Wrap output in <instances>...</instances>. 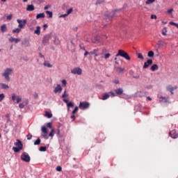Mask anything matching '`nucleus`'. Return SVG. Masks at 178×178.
Here are the masks:
<instances>
[{"label": "nucleus", "instance_id": "obj_1", "mask_svg": "<svg viewBox=\"0 0 178 178\" xmlns=\"http://www.w3.org/2000/svg\"><path fill=\"white\" fill-rule=\"evenodd\" d=\"M10 74H13V69L6 68L4 70V72L1 74V76L4 77L6 81H10Z\"/></svg>", "mask_w": 178, "mask_h": 178}, {"label": "nucleus", "instance_id": "obj_2", "mask_svg": "<svg viewBox=\"0 0 178 178\" xmlns=\"http://www.w3.org/2000/svg\"><path fill=\"white\" fill-rule=\"evenodd\" d=\"M14 144L15 145V147H13L14 152H20V151L23 149V144L20 140L17 139V142H15Z\"/></svg>", "mask_w": 178, "mask_h": 178}, {"label": "nucleus", "instance_id": "obj_3", "mask_svg": "<svg viewBox=\"0 0 178 178\" xmlns=\"http://www.w3.org/2000/svg\"><path fill=\"white\" fill-rule=\"evenodd\" d=\"M115 56H121L122 58H124V59H126L127 60H130L131 58L130 56H129V54L127 52L124 51L123 49L118 50V54L115 55Z\"/></svg>", "mask_w": 178, "mask_h": 178}, {"label": "nucleus", "instance_id": "obj_4", "mask_svg": "<svg viewBox=\"0 0 178 178\" xmlns=\"http://www.w3.org/2000/svg\"><path fill=\"white\" fill-rule=\"evenodd\" d=\"M89 55H94V59L96 62H99V59L97 58V56H99L101 53L99 52V49H95L89 52Z\"/></svg>", "mask_w": 178, "mask_h": 178}, {"label": "nucleus", "instance_id": "obj_5", "mask_svg": "<svg viewBox=\"0 0 178 178\" xmlns=\"http://www.w3.org/2000/svg\"><path fill=\"white\" fill-rule=\"evenodd\" d=\"M21 159L24 162L29 163L30 161H31V158H30V155H29V153L27 152H23L21 155Z\"/></svg>", "mask_w": 178, "mask_h": 178}, {"label": "nucleus", "instance_id": "obj_6", "mask_svg": "<svg viewBox=\"0 0 178 178\" xmlns=\"http://www.w3.org/2000/svg\"><path fill=\"white\" fill-rule=\"evenodd\" d=\"M79 108L83 109V111H86V109L90 108V103L87 102H80Z\"/></svg>", "mask_w": 178, "mask_h": 178}, {"label": "nucleus", "instance_id": "obj_7", "mask_svg": "<svg viewBox=\"0 0 178 178\" xmlns=\"http://www.w3.org/2000/svg\"><path fill=\"white\" fill-rule=\"evenodd\" d=\"M42 134H41V138H45V140H48V129L46 127H42L41 129Z\"/></svg>", "mask_w": 178, "mask_h": 178}, {"label": "nucleus", "instance_id": "obj_8", "mask_svg": "<svg viewBox=\"0 0 178 178\" xmlns=\"http://www.w3.org/2000/svg\"><path fill=\"white\" fill-rule=\"evenodd\" d=\"M17 22L18 23V27L19 29H24L26 24H27V20L26 19H17Z\"/></svg>", "mask_w": 178, "mask_h": 178}, {"label": "nucleus", "instance_id": "obj_9", "mask_svg": "<svg viewBox=\"0 0 178 178\" xmlns=\"http://www.w3.org/2000/svg\"><path fill=\"white\" fill-rule=\"evenodd\" d=\"M71 73H72V74H78L80 76V74L83 73V70H81V68L76 67L71 70Z\"/></svg>", "mask_w": 178, "mask_h": 178}, {"label": "nucleus", "instance_id": "obj_10", "mask_svg": "<svg viewBox=\"0 0 178 178\" xmlns=\"http://www.w3.org/2000/svg\"><path fill=\"white\" fill-rule=\"evenodd\" d=\"M49 40H51V35H44L42 39V44L44 45H47V44H49Z\"/></svg>", "mask_w": 178, "mask_h": 178}, {"label": "nucleus", "instance_id": "obj_11", "mask_svg": "<svg viewBox=\"0 0 178 178\" xmlns=\"http://www.w3.org/2000/svg\"><path fill=\"white\" fill-rule=\"evenodd\" d=\"M62 90L63 88L60 84H57L56 87L54 90V94H60V92H62Z\"/></svg>", "mask_w": 178, "mask_h": 178}, {"label": "nucleus", "instance_id": "obj_12", "mask_svg": "<svg viewBox=\"0 0 178 178\" xmlns=\"http://www.w3.org/2000/svg\"><path fill=\"white\" fill-rule=\"evenodd\" d=\"M63 102H65V104H67L68 111L69 109H70V107L73 108V106H74V104H73V102H69V100L67 99H63Z\"/></svg>", "mask_w": 178, "mask_h": 178}, {"label": "nucleus", "instance_id": "obj_13", "mask_svg": "<svg viewBox=\"0 0 178 178\" xmlns=\"http://www.w3.org/2000/svg\"><path fill=\"white\" fill-rule=\"evenodd\" d=\"M152 62L153 61L152 59L147 60V62H145L143 65V69H148V67L152 65Z\"/></svg>", "mask_w": 178, "mask_h": 178}, {"label": "nucleus", "instance_id": "obj_14", "mask_svg": "<svg viewBox=\"0 0 178 178\" xmlns=\"http://www.w3.org/2000/svg\"><path fill=\"white\" fill-rule=\"evenodd\" d=\"M170 136L172 138H177L178 134L176 132V130H172L170 132Z\"/></svg>", "mask_w": 178, "mask_h": 178}, {"label": "nucleus", "instance_id": "obj_15", "mask_svg": "<svg viewBox=\"0 0 178 178\" xmlns=\"http://www.w3.org/2000/svg\"><path fill=\"white\" fill-rule=\"evenodd\" d=\"M114 91L117 95H122V94H123V88H117Z\"/></svg>", "mask_w": 178, "mask_h": 178}, {"label": "nucleus", "instance_id": "obj_16", "mask_svg": "<svg viewBox=\"0 0 178 178\" xmlns=\"http://www.w3.org/2000/svg\"><path fill=\"white\" fill-rule=\"evenodd\" d=\"M109 97H110L109 93L105 92L102 95V97L101 98V99H102V101H106V99H108Z\"/></svg>", "mask_w": 178, "mask_h": 178}, {"label": "nucleus", "instance_id": "obj_17", "mask_svg": "<svg viewBox=\"0 0 178 178\" xmlns=\"http://www.w3.org/2000/svg\"><path fill=\"white\" fill-rule=\"evenodd\" d=\"M8 41L10 42H13V41L15 42V44H17V42H20V39L19 38H14L13 37H11L9 38Z\"/></svg>", "mask_w": 178, "mask_h": 178}, {"label": "nucleus", "instance_id": "obj_18", "mask_svg": "<svg viewBox=\"0 0 178 178\" xmlns=\"http://www.w3.org/2000/svg\"><path fill=\"white\" fill-rule=\"evenodd\" d=\"M34 34H36L37 35L41 34V27L40 26H36V30H35Z\"/></svg>", "mask_w": 178, "mask_h": 178}, {"label": "nucleus", "instance_id": "obj_19", "mask_svg": "<svg viewBox=\"0 0 178 178\" xmlns=\"http://www.w3.org/2000/svg\"><path fill=\"white\" fill-rule=\"evenodd\" d=\"M136 97H145V92H144V91L137 92Z\"/></svg>", "mask_w": 178, "mask_h": 178}, {"label": "nucleus", "instance_id": "obj_20", "mask_svg": "<svg viewBox=\"0 0 178 178\" xmlns=\"http://www.w3.org/2000/svg\"><path fill=\"white\" fill-rule=\"evenodd\" d=\"M34 9H35V8L33 4L27 6L26 10L28 12H33V10H34Z\"/></svg>", "mask_w": 178, "mask_h": 178}, {"label": "nucleus", "instance_id": "obj_21", "mask_svg": "<svg viewBox=\"0 0 178 178\" xmlns=\"http://www.w3.org/2000/svg\"><path fill=\"white\" fill-rule=\"evenodd\" d=\"M151 70L152 72H155V70H158V69H159V67H158V65L154 64L151 67Z\"/></svg>", "mask_w": 178, "mask_h": 178}, {"label": "nucleus", "instance_id": "obj_22", "mask_svg": "<svg viewBox=\"0 0 178 178\" xmlns=\"http://www.w3.org/2000/svg\"><path fill=\"white\" fill-rule=\"evenodd\" d=\"M44 17H45V14H44V13L38 14L36 15V19H44Z\"/></svg>", "mask_w": 178, "mask_h": 178}, {"label": "nucleus", "instance_id": "obj_23", "mask_svg": "<svg viewBox=\"0 0 178 178\" xmlns=\"http://www.w3.org/2000/svg\"><path fill=\"white\" fill-rule=\"evenodd\" d=\"M22 29L20 28H15V29L13 30V33L14 34H19V33H20Z\"/></svg>", "mask_w": 178, "mask_h": 178}, {"label": "nucleus", "instance_id": "obj_24", "mask_svg": "<svg viewBox=\"0 0 178 178\" xmlns=\"http://www.w3.org/2000/svg\"><path fill=\"white\" fill-rule=\"evenodd\" d=\"M44 116L46 118H48V119H51V118H52V113L48 112V111H46L45 112V114H44Z\"/></svg>", "mask_w": 178, "mask_h": 178}, {"label": "nucleus", "instance_id": "obj_25", "mask_svg": "<svg viewBox=\"0 0 178 178\" xmlns=\"http://www.w3.org/2000/svg\"><path fill=\"white\" fill-rule=\"evenodd\" d=\"M1 33H5V31H6V24L1 25Z\"/></svg>", "mask_w": 178, "mask_h": 178}, {"label": "nucleus", "instance_id": "obj_26", "mask_svg": "<svg viewBox=\"0 0 178 178\" xmlns=\"http://www.w3.org/2000/svg\"><path fill=\"white\" fill-rule=\"evenodd\" d=\"M1 86L2 90H8V89H9V86H8V85H6L5 83H1Z\"/></svg>", "mask_w": 178, "mask_h": 178}, {"label": "nucleus", "instance_id": "obj_27", "mask_svg": "<svg viewBox=\"0 0 178 178\" xmlns=\"http://www.w3.org/2000/svg\"><path fill=\"white\" fill-rule=\"evenodd\" d=\"M168 98L162 96L160 97V102H168Z\"/></svg>", "mask_w": 178, "mask_h": 178}, {"label": "nucleus", "instance_id": "obj_28", "mask_svg": "<svg viewBox=\"0 0 178 178\" xmlns=\"http://www.w3.org/2000/svg\"><path fill=\"white\" fill-rule=\"evenodd\" d=\"M41 144V139L38 138L36 140L34 141V145H40Z\"/></svg>", "mask_w": 178, "mask_h": 178}, {"label": "nucleus", "instance_id": "obj_29", "mask_svg": "<svg viewBox=\"0 0 178 178\" xmlns=\"http://www.w3.org/2000/svg\"><path fill=\"white\" fill-rule=\"evenodd\" d=\"M116 72H117L118 73H122V72H124V68L117 67V68H116Z\"/></svg>", "mask_w": 178, "mask_h": 178}, {"label": "nucleus", "instance_id": "obj_30", "mask_svg": "<svg viewBox=\"0 0 178 178\" xmlns=\"http://www.w3.org/2000/svg\"><path fill=\"white\" fill-rule=\"evenodd\" d=\"M67 97H69V94H67L65 90L63 92V94L62 95V98L66 99L65 98H67Z\"/></svg>", "mask_w": 178, "mask_h": 178}, {"label": "nucleus", "instance_id": "obj_31", "mask_svg": "<svg viewBox=\"0 0 178 178\" xmlns=\"http://www.w3.org/2000/svg\"><path fill=\"white\" fill-rule=\"evenodd\" d=\"M44 66H46V67H52V65H51L49 63L44 61L43 63Z\"/></svg>", "mask_w": 178, "mask_h": 178}, {"label": "nucleus", "instance_id": "obj_32", "mask_svg": "<svg viewBox=\"0 0 178 178\" xmlns=\"http://www.w3.org/2000/svg\"><path fill=\"white\" fill-rule=\"evenodd\" d=\"M166 33H168V29L166 27L163 28L162 29V31H161V33L163 35H166Z\"/></svg>", "mask_w": 178, "mask_h": 178}, {"label": "nucleus", "instance_id": "obj_33", "mask_svg": "<svg viewBox=\"0 0 178 178\" xmlns=\"http://www.w3.org/2000/svg\"><path fill=\"white\" fill-rule=\"evenodd\" d=\"M54 133H55V129H51V132L49 134V136L51 137V138H53L54 136H55V134Z\"/></svg>", "mask_w": 178, "mask_h": 178}, {"label": "nucleus", "instance_id": "obj_34", "mask_svg": "<svg viewBox=\"0 0 178 178\" xmlns=\"http://www.w3.org/2000/svg\"><path fill=\"white\" fill-rule=\"evenodd\" d=\"M154 51H149L148 52V54H147V56H149V58H152V57H154Z\"/></svg>", "mask_w": 178, "mask_h": 178}, {"label": "nucleus", "instance_id": "obj_35", "mask_svg": "<svg viewBox=\"0 0 178 178\" xmlns=\"http://www.w3.org/2000/svg\"><path fill=\"white\" fill-rule=\"evenodd\" d=\"M154 1H155V0H147L145 1V4L146 5H151V3H154Z\"/></svg>", "mask_w": 178, "mask_h": 178}, {"label": "nucleus", "instance_id": "obj_36", "mask_svg": "<svg viewBox=\"0 0 178 178\" xmlns=\"http://www.w3.org/2000/svg\"><path fill=\"white\" fill-rule=\"evenodd\" d=\"M39 151H40V152H45V151H47V147H40Z\"/></svg>", "mask_w": 178, "mask_h": 178}, {"label": "nucleus", "instance_id": "obj_37", "mask_svg": "<svg viewBox=\"0 0 178 178\" xmlns=\"http://www.w3.org/2000/svg\"><path fill=\"white\" fill-rule=\"evenodd\" d=\"M46 13H47V15H48V17H49V18H51L52 16H53V15H54V14L52 13V12L48 11V10L46 11Z\"/></svg>", "mask_w": 178, "mask_h": 178}, {"label": "nucleus", "instance_id": "obj_38", "mask_svg": "<svg viewBox=\"0 0 178 178\" xmlns=\"http://www.w3.org/2000/svg\"><path fill=\"white\" fill-rule=\"evenodd\" d=\"M138 59H141L142 60H144V56H143V54H141V53L138 54Z\"/></svg>", "mask_w": 178, "mask_h": 178}, {"label": "nucleus", "instance_id": "obj_39", "mask_svg": "<svg viewBox=\"0 0 178 178\" xmlns=\"http://www.w3.org/2000/svg\"><path fill=\"white\" fill-rule=\"evenodd\" d=\"M167 90H168V91H170V92H172V91H174V90H173V86H168L167 87Z\"/></svg>", "mask_w": 178, "mask_h": 178}, {"label": "nucleus", "instance_id": "obj_40", "mask_svg": "<svg viewBox=\"0 0 178 178\" xmlns=\"http://www.w3.org/2000/svg\"><path fill=\"white\" fill-rule=\"evenodd\" d=\"M4 99L5 95L3 93L0 94V102H1V101H3Z\"/></svg>", "mask_w": 178, "mask_h": 178}, {"label": "nucleus", "instance_id": "obj_41", "mask_svg": "<svg viewBox=\"0 0 178 178\" xmlns=\"http://www.w3.org/2000/svg\"><path fill=\"white\" fill-rule=\"evenodd\" d=\"M110 97H116V94L115 92H113V91H111L108 92Z\"/></svg>", "mask_w": 178, "mask_h": 178}, {"label": "nucleus", "instance_id": "obj_42", "mask_svg": "<svg viewBox=\"0 0 178 178\" xmlns=\"http://www.w3.org/2000/svg\"><path fill=\"white\" fill-rule=\"evenodd\" d=\"M17 104H19V102H22V97H20V96H17Z\"/></svg>", "mask_w": 178, "mask_h": 178}, {"label": "nucleus", "instance_id": "obj_43", "mask_svg": "<svg viewBox=\"0 0 178 178\" xmlns=\"http://www.w3.org/2000/svg\"><path fill=\"white\" fill-rule=\"evenodd\" d=\"M110 57H111V54L106 53V54H104L105 59H109Z\"/></svg>", "mask_w": 178, "mask_h": 178}, {"label": "nucleus", "instance_id": "obj_44", "mask_svg": "<svg viewBox=\"0 0 178 178\" xmlns=\"http://www.w3.org/2000/svg\"><path fill=\"white\" fill-rule=\"evenodd\" d=\"M61 83L64 87H66V85L67 84V81H66V79H63L61 81Z\"/></svg>", "mask_w": 178, "mask_h": 178}, {"label": "nucleus", "instance_id": "obj_45", "mask_svg": "<svg viewBox=\"0 0 178 178\" xmlns=\"http://www.w3.org/2000/svg\"><path fill=\"white\" fill-rule=\"evenodd\" d=\"M17 98V95H16L15 94L12 95V100L13 101H16Z\"/></svg>", "mask_w": 178, "mask_h": 178}, {"label": "nucleus", "instance_id": "obj_46", "mask_svg": "<svg viewBox=\"0 0 178 178\" xmlns=\"http://www.w3.org/2000/svg\"><path fill=\"white\" fill-rule=\"evenodd\" d=\"M24 106H26V104L24 103H21V104H19V107L21 109H23V108H24Z\"/></svg>", "mask_w": 178, "mask_h": 178}, {"label": "nucleus", "instance_id": "obj_47", "mask_svg": "<svg viewBox=\"0 0 178 178\" xmlns=\"http://www.w3.org/2000/svg\"><path fill=\"white\" fill-rule=\"evenodd\" d=\"M77 111H79V107L76 106L74 108V109L72 111V115H74V113H76V112H77Z\"/></svg>", "mask_w": 178, "mask_h": 178}, {"label": "nucleus", "instance_id": "obj_48", "mask_svg": "<svg viewBox=\"0 0 178 178\" xmlns=\"http://www.w3.org/2000/svg\"><path fill=\"white\" fill-rule=\"evenodd\" d=\"M26 138L27 140H31V138H33V135H31V134H28Z\"/></svg>", "mask_w": 178, "mask_h": 178}, {"label": "nucleus", "instance_id": "obj_49", "mask_svg": "<svg viewBox=\"0 0 178 178\" xmlns=\"http://www.w3.org/2000/svg\"><path fill=\"white\" fill-rule=\"evenodd\" d=\"M106 52H108V50L106 49V48H103L102 49V55H105L106 54H107Z\"/></svg>", "mask_w": 178, "mask_h": 178}, {"label": "nucleus", "instance_id": "obj_50", "mask_svg": "<svg viewBox=\"0 0 178 178\" xmlns=\"http://www.w3.org/2000/svg\"><path fill=\"white\" fill-rule=\"evenodd\" d=\"M72 12H73V8H70V9L67 11V16H69V15H70V13H72Z\"/></svg>", "mask_w": 178, "mask_h": 178}, {"label": "nucleus", "instance_id": "obj_51", "mask_svg": "<svg viewBox=\"0 0 178 178\" xmlns=\"http://www.w3.org/2000/svg\"><path fill=\"white\" fill-rule=\"evenodd\" d=\"M47 127H48L49 129H52V123L51 122L47 123Z\"/></svg>", "mask_w": 178, "mask_h": 178}, {"label": "nucleus", "instance_id": "obj_52", "mask_svg": "<svg viewBox=\"0 0 178 178\" xmlns=\"http://www.w3.org/2000/svg\"><path fill=\"white\" fill-rule=\"evenodd\" d=\"M56 169L57 172H62V167L60 166H57Z\"/></svg>", "mask_w": 178, "mask_h": 178}, {"label": "nucleus", "instance_id": "obj_53", "mask_svg": "<svg viewBox=\"0 0 178 178\" xmlns=\"http://www.w3.org/2000/svg\"><path fill=\"white\" fill-rule=\"evenodd\" d=\"M13 15H12V14L9 15L7 16V20H10L12 19Z\"/></svg>", "mask_w": 178, "mask_h": 178}, {"label": "nucleus", "instance_id": "obj_54", "mask_svg": "<svg viewBox=\"0 0 178 178\" xmlns=\"http://www.w3.org/2000/svg\"><path fill=\"white\" fill-rule=\"evenodd\" d=\"M49 8H51V5H47V6H46L44 8V10H48V9H49Z\"/></svg>", "mask_w": 178, "mask_h": 178}, {"label": "nucleus", "instance_id": "obj_55", "mask_svg": "<svg viewBox=\"0 0 178 178\" xmlns=\"http://www.w3.org/2000/svg\"><path fill=\"white\" fill-rule=\"evenodd\" d=\"M33 98H35V99L38 98V94H37V93L33 94Z\"/></svg>", "mask_w": 178, "mask_h": 178}, {"label": "nucleus", "instance_id": "obj_56", "mask_svg": "<svg viewBox=\"0 0 178 178\" xmlns=\"http://www.w3.org/2000/svg\"><path fill=\"white\" fill-rule=\"evenodd\" d=\"M172 12H173V8H171L168 10V13H169L170 15V13H172Z\"/></svg>", "mask_w": 178, "mask_h": 178}, {"label": "nucleus", "instance_id": "obj_57", "mask_svg": "<svg viewBox=\"0 0 178 178\" xmlns=\"http://www.w3.org/2000/svg\"><path fill=\"white\" fill-rule=\"evenodd\" d=\"M88 55H90V52H88V51H86L84 54V56H87Z\"/></svg>", "mask_w": 178, "mask_h": 178}, {"label": "nucleus", "instance_id": "obj_58", "mask_svg": "<svg viewBox=\"0 0 178 178\" xmlns=\"http://www.w3.org/2000/svg\"><path fill=\"white\" fill-rule=\"evenodd\" d=\"M151 19H156V15H151Z\"/></svg>", "mask_w": 178, "mask_h": 178}, {"label": "nucleus", "instance_id": "obj_59", "mask_svg": "<svg viewBox=\"0 0 178 178\" xmlns=\"http://www.w3.org/2000/svg\"><path fill=\"white\" fill-rule=\"evenodd\" d=\"M67 14H64V15H60V17H67Z\"/></svg>", "mask_w": 178, "mask_h": 178}, {"label": "nucleus", "instance_id": "obj_60", "mask_svg": "<svg viewBox=\"0 0 178 178\" xmlns=\"http://www.w3.org/2000/svg\"><path fill=\"white\" fill-rule=\"evenodd\" d=\"M75 118H76V116L74 115V114L71 115V119H73V120H74Z\"/></svg>", "mask_w": 178, "mask_h": 178}, {"label": "nucleus", "instance_id": "obj_61", "mask_svg": "<svg viewBox=\"0 0 178 178\" xmlns=\"http://www.w3.org/2000/svg\"><path fill=\"white\" fill-rule=\"evenodd\" d=\"M39 56L40 58H44V55H42L41 53H39Z\"/></svg>", "mask_w": 178, "mask_h": 178}, {"label": "nucleus", "instance_id": "obj_62", "mask_svg": "<svg viewBox=\"0 0 178 178\" xmlns=\"http://www.w3.org/2000/svg\"><path fill=\"white\" fill-rule=\"evenodd\" d=\"M43 27H44V30H45V29H47L48 27V25L47 24H44Z\"/></svg>", "mask_w": 178, "mask_h": 178}, {"label": "nucleus", "instance_id": "obj_63", "mask_svg": "<svg viewBox=\"0 0 178 178\" xmlns=\"http://www.w3.org/2000/svg\"><path fill=\"white\" fill-rule=\"evenodd\" d=\"M114 83H115V84H119V81H118V80H115V81H114Z\"/></svg>", "mask_w": 178, "mask_h": 178}, {"label": "nucleus", "instance_id": "obj_64", "mask_svg": "<svg viewBox=\"0 0 178 178\" xmlns=\"http://www.w3.org/2000/svg\"><path fill=\"white\" fill-rule=\"evenodd\" d=\"M172 88H173V90L175 91V90H177V86H174L172 87Z\"/></svg>", "mask_w": 178, "mask_h": 178}]
</instances>
